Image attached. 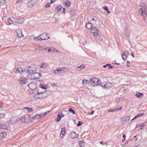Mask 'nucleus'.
<instances>
[{
	"label": "nucleus",
	"mask_w": 147,
	"mask_h": 147,
	"mask_svg": "<svg viewBox=\"0 0 147 147\" xmlns=\"http://www.w3.org/2000/svg\"><path fill=\"white\" fill-rule=\"evenodd\" d=\"M20 118L21 121L24 123H28L30 122L32 120L30 116L28 114H26L24 116Z\"/></svg>",
	"instance_id": "f257e3e1"
},
{
	"label": "nucleus",
	"mask_w": 147,
	"mask_h": 147,
	"mask_svg": "<svg viewBox=\"0 0 147 147\" xmlns=\"http://www.w3.org/2000/svg\"><path fill=\"white\" fill-rule=\"evenodd\" d=\"M90 82L93 86H96L99 85L100 83V81L96 78H92L90 80Z\"/></svg>",
	"instance_id": "f03ea898"
},
{
	"label": "nucleus",
	"mask_w": 147,
	"mask_h": 147,
	"mask_svg": "<svg viewBox=\"0 0 147 147\" xmlns=\"http://www.w3.org/2000/svg\"><path fill=\"white\" fill-rule=\"evenodd\" d=\"M30 76V79L32 80H37L40 77V74L36 71L32 73Z\"/></svg>",
	"instance_id": "7ed1b4c3"
},
{
	"label": "nucleus",
	"mask_w": 147,
	"mask_h": 147,
	"mask_svg": "<svg viewBox=\"0 0 147 147\" xmlns=\"http://www.w3.org/2000/svg\"><path fill=\"white\" fill-rule=\"evenodd\" d=\"M24 71L29 74V76L36 71V68L34 67H29L25 69Z\"/></svg>",
	"instance_id": "20e7f679"
},
{
	"label": "nucleus",
	"mask_w": 147,
	"mask_h": 147,
	"mask_svg": "<svg viewBox=\"0 0 147 147\" xmlns=\"http://www.w3.org/2000/svg\"><path fill=\"white\" fill-rule=\"evenodd\" d=\"M139 14L140 15L144 17V18H143V20H145L146 16H147V9H139Z\"/></svg>",
	"instance_id": "39448f33"
},
{
	"label": "nucleus",
	"mask_w": 147,
	"mask_h": 147,
	"mask_svg": "<svg viewBox=\"0 0 147 147\" xmlns=\"http://www.w3.org/2000/svg\"><path fill=\"white\" fill-rule=\"evenodd\" d=\"M78 137V135L76 134L74 131L70 132L69 133L68 138L70 139H73L75 138H77Z\"/></svg>",
	"instance_id": "423d86ee"
},
{
	"label": "nucleus",
	"mask_w": 147,
	"mask_h": 147,
	"mask_svg": "<svg viewBox=\"0 0 147 147\" xmlns=\"http://www.w3.org/2000/svg\"><path fill=\"white\" fill-rule=\"evenodd\" d=\"M91 33L95 36H98V30L95 27H93L91 30Z\"/></svg>",
	"instance_id": "0eeeda50"
},
{
	"label": "nucleus",
	"mask_w": 147,
	"mask_h": 147,
	"mask_svg": "<svg viewBox=\"0 0 147 147\" xmlns=\"http://www.w3.org/2000/svg\"><path fill=\"white\" fill-rule=\"evenodd\" d=\"M43 93H44V92H38L37 94H35L34 95V98L38 99L39 98H43L44 97L42 96V94Z\"/></svg>",
	"instance_id": "6e6552de"
},
{
	"label": "nucleus",
	"mask_w": 147,
	"mask_h": 147,
	"mask_svg": "<svg viewBox=\"0 0 147 147\" xmlns=\"http://www.w3.org/2000/svg\"><path fill=\"white\" fill-rule=\"evenodd\" d=\"M40 36H42L43 40H47L49 39L50 37L49 34L46 33L42 34L40 35Z\"/></svg>",
	"instance_id": "1a4fd4ad"
},
{
	"label": "nucleus",
	"mask_w": 147,
	"mask_h": 147,
	"mask_svg": "<svg viewBox=\"0 0 147 147\" xmlns=\"http://www.w3.org/2000/svg\"><path fill=\"white\" fill-rule=\"evenodd\" d=\"M27 78L23 77H21L19 80V82L20 84H24L27 81Z\"/></svg>",
	"instance_id": "9d476101"
},
{
	"label": "nucleus",
	"mask_w": 147,
	"mask_h": 147,
	"mask_svg": "<svg viewBox=\"0 0 147 147\" xmlns=\"http://www.w3.org/2000/svg\"><path fill=\"white\" fill-rule=\"evenodd\" d=\"M20 120V118H17L16 117H13L10 118V121L11 122V123H16L18 121Z\"/></svg>",
	"instance_id": "9b49d317"
},
{
	"label": "nucleus",
	"mask_w": 147,
	"mask_h": 147,
	"mask_svg": "<svg viewBox=\"0 0 147 147\" xmlns=\"http://www.w3.org/2000/svg\"><path fill=\"white\" fill-rule=\"evenodd\" d=\"M29 88L31 90H35L36 88V84L34 82L31 83L28 85Z\"/></svg>",
	"instance_id": "f8f14e48"
},
{
	"label": "nucleus",
	"mask_w": 147,
	"mask_h": 147,
	"mask_svg": "<svg viewBox=\"0 0 147 147\" xmlns=\"http://www.w3.org/2000/svg\"><path fill=\"white\" fill-rule=\"evenodd\" d=\"M128 55V51H125L122 54L121 56L123 59L124 61H125Z\"/></svg>",
	"instance_id": "ddd939ff"
},
{
	"label": "nucleus",
	"mask_w": 147,
	"mask_h": 147,
	"mask_svg": "<svg viewBox=\"0 0 147 147\" xmlns=\"http://www.w3.org/2000/svg\"><path fill=\"white\" fill-rule=\"evenodd\" d=\"M15 70L16 73H17L18 72L20 73H22L24 71L23 69L21 67L16 68Z\"/></svg>",
	"instance_id": "4468645a"
},
{
	"label": "nucleus",
	"mask_w": 147,
	"mask_h": 147,
	"mask_svg": "<svg viewBox=\"0 0 147 147\" xmlns=\"http://www.w3.org/2000/svg\"><path fill=\"white\" fill-rule=\"evenodd\" d=\"M17 35L18 37H22L23 36V35L22 33L21 30L18 29L17 30Z\"/></svg>",
	"instance_id": "2eb2a0df"
},
{
	"label": "nucleus",
	"mask_w": 147,
	"mask_h": 147,
	"mask_svg": "<svg viewBox=\"0 0 147 147\" xmlns=\"http://www.w3.org/2000/svg\"><path fill=\"white\" fill-rule=\"evenodd\" d=\"M112 87V84L109 82L107 83L104 85V87L106 88H111Z\"/></svg>",
	"instance_id": "dca6fc26"
},
{
	"label": "nucleus",
	"mask_w": 147,
	"mask_h": 147,
	"mask_svg": "<svg viewBox=\"0 0 147 147\" xmlns=\"http://www.w3.org/2000/svg\"><path fill=\"white\" fill-rule=\"evenodd\" d=\"M62 70H63V68H61L60 67H59L54 70L53 72L55 74L59 73Z\"/></svg>",
	"instance_id": "f3484780"
},
{
	"label": "nucleus",
	"mask_w": 147,
	"mask_h": 147,
	"mask_svg": "<svg viewBox=\"0 0 147 147\" xmlns=\"http://www.w3.org/2000/svg\"><path fill=\"white\" fill-rule=\"evenodd\" d=\"M92 24L90 22H88L86 24V26L87 28L89 29H90L91 28L92 29Z\"/></svg>",
	"instance_id": "a211bd4d"
},
{
	"label": "nucleus",
	"mask_w": 147,
	"mask_h": 147,
	"mask_svg": "<svg viewBox=\"0 0 147 147\" xmlns=\"http://www.w3.org/2000/svg\"><path fill=\"white\" fill-rule=\"evenodd\" d=\"M6 134L5 132H2L0 133V141L3 139L6 136Z\"/></svg>",
	"instance_id": "6ab92c4d"
},
{
	"label": "nucleus",
	"mask_w": 147,
	"mask_h": 147,
	"mask_svg": "<svg viewBox=\"0 0 147 147\" xmlns=\"http://www.w3.org/2000/svg\"><path fill=\"white\" fill-rule=\"evenodd\" d=\"M24 22V19L23 18H19L18 19L17 23L18 24H22Z\"/></svg>",
	"instance_id": "aec40b11"
},
{
	"label": "nucleus",
	"mask_w": 147,
	"mask_h": 147,
	"mask_svg": "<svg viewBox=\"0 0 147 147\" xmlns=\"http://www.w3.org/2000/svg\"><path fill=\"white\" fill-rule=\"evenodd\" d=\"M84 142L83 140L79 141L78 142V143L80 147H84Z\"/></svg>",
	"instance_id": "412c9836"
},
{
	"label": "nucleus",
	"mask_w": 147,
	"mask_h": 147,
	"mask_svg": "<svg viewBox=\"0 0 147 147\" xmlns=\"http://www.w3.org/2000/svg\"><path fill=\"white\" fill-rule=\"evenodd\" d=\"M65 127H63V128H62L61 129V132L60 134V135L61 134H62L63 136L61 137L62 138L63 137V136L65 134Z\"/></svg>",
	"instance_id": "4be33fe9"
},
{
	"label": "nucleus",
	"mask_w": 147,
	"mask_h": 147,
	"mask_svg": "<svg viewBox=\"0 0 147 147\" xmlns=\"http://www.w3.org/2000/svg\"><path fill=\"white\" fill-rule=\"evenodd\" d=\"M144 113H142L141 114H139L136 115V116H135V117L133 119H132V120H134L135 119H136L137 118L139 117H141V116H142L143 115H144Z\"/></svg>",
	"instance_id": "5701e85b"
},
{
	"label": "nucleus",
	"mask_w": 147,
	"mask_h": 147,
	"mask_svg": "<svg viewBox=\"0 0 147 147\" xmlns=\"http://www.w3.org/2000/svg\"><path fill=\"white\" fill-rule=\"evenodd\" d=\"M141 6L142 8H140V9H147V6L145 5V4L144 3H141Z\"/></svg>",
	"instance_id": "b1692460"
},
{
	"label": "nucleus",
	"mask_w": 147,
	"mask_h": 147,
	"mask_svg": "<svg viewBox=\"0 0 147 147\" xmlns=\"http://www.w3.org/2000/svg\"><path fill=\"white\" fill-rule=\"evenodd\" d=\"M146 123V122L145 123H143L138 124L136 125V128H137V127H144L145 125V124Z\"/></svg>",
	"instance_id": "393cba45"
},
{
	"label": "nucleus",
	"mask_w": 147,
	"mask_h": 147,
	"mask_svg": "<svg viewBox=\"0 0 147 147\" xmlns=\"http://www.w3.org/2000/svg\"><path fill=\"white\" fill-rule=\"evenodd\" d=\"M136 96L139 98H141L143 96V94L142 93L140 92H138L136 93L135 95Z\"/></svg>",
	"instance_id": "a878e982"
},
{
	"label": "nucleus",
	"mask_w": 147,
	"mask_h": 147,
	"mask_svg": "<svg viewBox=\"0 0 147 147\" xmlns=\"http://www.w3.org/2000/svg\"><path fill=\"white\" fill-rule=\"evenodd\" d=\"M84 67V66L83 65H81L79 67H78L77 68V69L78 71H80L81 69H83Z\"/></svg>",
	"instance_id": "bb28decb"
},
{
	"label": "nucleus",
	"mask_w": 147,
	"mask_h": 147,
	"mask_svg": "<svg viewBox=\"0 0 147 147\" xmlns=\"http://www.w3.org/2000/svg\"><path fill=\"white\" fill-rule=\"evenodd\" d=\"M24 109H26L29 112H30V113H31L32 111H32L33 108H30L29 107H25L24 108Z\"/></svg>",
	"instance_id": "cd10ccee"
},
{
	"label": "nucleus",
	"mask_w": 147,
	"mask_h": 147,
	"mask_svg": "<svg viewBox=\"0 0 147 147\" xmlns=\"http://www.w3.org/2000/svg\"><path fill=\"white\" fill-rule=\"evenodd\" d=\"M7 128V127L5 125L0 123V129H6Z\"/></svg>",
	"instance_id": "c85d7f7f"
},
{
	"label": "nucleus",
	"mask_w": 147,
	"mask_h": 147,
	"mask_svg": "<svg viewBox=\"0 0 147 147\" xmlns=\"http://www.w3.org/2000/svg\"><path fill=\"white\" fill-rule=\"evenodd\" d=\"M5 4V0H0V6L4 5Z\"/></svg>",
	"instance_id": "c756f323"
},
{
	"label": "nucleus",
	"mask_w": 147,
	"mask_h": 147,
	"mask_svg": "<svg viewBox=\"0 0 147 147\" xmlns=\"http://www.w3.org/2000/svg\"><path fill=\"white\" fill-rule=\"evenodd\" d=\"M34 5L32 3L31 1L28 2L27 4V6L29 7H32Z\"/></svg>",
	"instance_id": "7c9ffc66"
},
{
	"label": "nucleus",
	"mask_w": 147,
	"mask_h": 147,
	"mask_svg": "<svg viewBox=\"0 0 147 147\" xmlns=\"http://www.w3.org/2000/svg\"><path fill=\"white\" fill-rule=\"evenodd\" d=\"M7 21L9 25H11L13 24V19H11V18H8L7 19Z\"/></svg>",
	"instance_id": "2f4dec72"
},
{
	"label": "nucleus",
	"mask_w": 147,
	"mask_h": 147,
	"mask_svg": "<svg viewBox=\"0 0 147 147\" xmlns=\"http://www.w3.org/2000/svg\"><path fill=\"white\" fill-rule=\"evenodd\" d=\"M108 67L109 68H112L113 67L111 66V64H107L106 65L103 66V67L104 68L106 67Z\"/></svg>",
	"instance_id": "473e14b6"
},
{
	"label": "nucleus",
	"mask_w": 147,
	"mask_h": 147,
	"mask_svg": "<svg viewBox=\"0 0 147 147\" xmlns=\"http://www.w3.org/2000/svg\"><path fill=\"white\" fill-rule=\"evenodd\" d=\"M35 39L37 40H43V39L42 38V36H40V35L36 37L35 38Z\"/></svg>",
	"instance_id": "72a5a7b5"
},
{
	"label": "nucleus",
	"mask_w": 147,
	"mask_h": 147,
	"mask_svg": "<svg viewBox=\"0 0 147 147\" xmlns=\"http://www.w3.org/2000/svg\"><path fill=\"white\" fill-rule=\"evenodd\" d=\"M47 66V64L46 63H43L41 64V67L42 68H45Z\"/></svg>",
	"instance_id": "f704fd0d"
},
{
	"label": "nucleus",
	"mask_w": 147,
	"mask_h": 147,
	"mask_svg": "<svg viewBox=\"0 0 147 147\" xmlns=\"http://www.w3.org/2000/svg\"><path fill=\"white\" fill-rule=\"evenodd\" d=\"M51 52H58V51L57 50L55 49V48L53 47H51Z\"/></svg>",
	"instance_id": "c9c22d12"
},
{
	"label": "nucleus",
	"mask_w": 147,
	"mask_h": 147,
	"mask_svg": "<svg viewBox=\"0 0 147 147\" xmlns=\"http://www.w3.org/2000/svg\"><path fill=\"white\" fill-rule=\"evenodd\" d=\"M37 49L40 50H43V48L40 45H38L37 46Z\"/></svg>",
	"instance_id": "e433bc0d"
},
{
	"label": "nucleus",
	"mask_w": 147,
	"mask_h": 147,
	"mask_svg": "<svg viewBox=\"0 0 147 147\" xmlns=\"http://www.w3.org/2000/svg\"><path fill=\"white\" fill-rule=\"evenodd\" d=\"M62 8V6L61 5H58L56 9L59 11H60Z\"/></svg>",
	"instance_id": "4c0bfd02"
},
{
	"label": "nucleus",
	"mask_w": 147,
	"mask_h": 147,
	"mask_svg": "<svg viewBox=\"0 0 147 147\" xmlns=\"http://www.w3.org/2000/svg\"><path fill=\"white\" fill-rule=\"evenodd\" d=\"M61 114H59L57 115V121L58 122L59 121L61 120Z\"/></svg>",
	"instance_id": "58836bf2"
},
{
	"label": "nucleus",
	"mask_w": 147,
	"mask_h": 147,
	"mask_svg": "<svg viewBox=\"0 0 147 147\" xmlns=\"http://www.w3.org/2000/svg\"><path fill=\"white\" fill-rule=\"evenodd\" d=\"M88 81L87 80H83L82 81V83L83 85L84 86L86 84V83H87V82Z\"/></svg>",
	"instance_id": "ea45409f"
},
{
	"label": "nucleus",
	"mask_w": 147,
	"mask_h": 147,
	"mask_svg": "<svg viewBox=\"0 0 147 147\" xmlns=\"http://www.w3.org/2000/svg\"><path fill=\"white\" fill-rule=\"evenodd\" d=\"M40 88L45 90H46L47 89V87L46 86L44 87L43 85L42 84H40Z\"/></svg>",
	"instance_id": "a19ab883"
},
{
	"label": "nucleus",
	"mask_w": 147,
	"mask_h": 147,
	"mask_svg": "<svg viewBox=\"0 0 147 147\" xmlns=\"http://www.w3.org/2000/svg\"><path fill=\"white\" fill-rule=\"evenodd\" d=\"M69 111L71 113H72L73 114H75L74 111V110L72 109L71 108H70L69 109Z\"/></svg>",
	"instance_id": "79ce46f5"
},
{
	"label": "nucleus",
	"mask_w": 147,
	"mask_h": 147,
	"mask_svg": "<svg viewBox=\"0 0 147 147\" xmlns=\"http://www.w3.org/2000/svg\"><path fill=\"white\" fill-rule=\"evenodd\" d=\"M40 118V117L38 115H36V116H34L33 117V119H38Z\"/></svg>",
	"instance_id": "37998d69"
},
{
	"label": "nucleus",
	"mask_w": 147,
	"mask_h": 147,
	"mask_svg": "<svg viewBox=\"0 0 147 147\" xmlns=\"http://www.w3.org/2000/svg\"><path fill=\"white\" fill-rule=\"evenodd\" d=\"M70 13L72 16H74L75 14L74 10V9L71 10L70 11Z\"/></svg>",
	"instance_id": "c03bdc74"
},
{
	"label": "nucleus",
	"mask_w": 147,
	"mask_h": 147,
	"mask_svg": "<svg viewBox=\"0 0 147 147\" xmlns=\"http://www.w3.org/2000/svg\"><path fill=\"white\" fill-rule=\"evenodd\" d=\"M37 0H32L31 1L32 3L34 5L37 2Z\"/></svg>",
	"instance_id": "a18cd8bd"
},
{
	"label": "nucleus",
	"mask_w": 147,
	"mask_h": 147,
	"mask_svg": "<svg viewBox=\"0 0 147 147\" xmlns=\"http://www.w3.org/2000/svg\"><path fill=\"white\" fill-rule=\"evenodd\" d=\"M5 114L4 113L0 114V118H3L5 117Z\"/></svg>",
	"instance_id": "49530a36"
},
{
	"label": "nucleus",
	"mask_w": 147,
	"mask_h": 147,
	"mask_svg": "<svg viewBox=\"0 0 147 147\" xmlns=\"http://www.w3.org/2000/svg\"><path fill=\"white\" fill-rule=\"evenodd\" d=\"M115 111H116V110L115 109H109L108 110V112H115Z\"/></svg>",
	"instance_id": "de8ad7c7"
},
{
	"label": "nucleus",
	"mask_w": 147,
	"mask_h": 147,
	"mask_svg": "<svg viewBox=\"0 0 147 147\" xmlns=\"http://www.w3.org/2000/svg\"><path fill=\"white\" fill-rule=\"evenodd\" d=\"M83 122H81L80 121H79L78 122V123L77 125V126H80L82 125L83 124Z\"/></svg>",
	"instance_id": "09e8293b"
},
{
	"label": "nucleus",
	"mask_w": 147,
	"mask_h": 147,
	"mask_svg": "<svg viewBox=\"0 0 147 147\" xmlns=\"http://www.w3.org/2000/svg\"><path fill=\"white\" fill-rule=\"evenodd\" d=\"M13 22H14L17 23L18 19H17L16 18H12Z\"/></svg>",
	"instance_id": "8fccbe9b"
},
{
	"label": "nucleus",
	"mask_w": 147,
	"mask_h": 147,
	"mask_svg": "<svg viewBox=\"0 0 147 147\" xmlns=\"http://www.w3.org/2000/svg\"><path fill=\"white\" fill-rule=\"evenodd\" d=\"M130 119L129 117V116H127V117H125V120L126 121H128Z\"/></svg>",
	"instance_id": "3c124183"
},
{
	"label": "nucleus",
	"mask_w": 147,
	"mask_h": 147,
	"mask_svg": "<svg viewBox=\"0 0 147 147\" xmlns=\"http://www.w3.org/2000/svg\"><path fill=\"white\" fill-rule=\"evenodd\" d=\"M103 8L106 11H107L108 9V7L107 6H105V7H103Z\"/></svg>",
	"instance_id": "603ef678"
},
{
	"label": "nucleus",
	"mask_w": 147,
	"mask_h": 147,
	"mask_svg": "<svg viewBox=\"0 0 147 147\" xmlns=\"http://www.w3.org/2000/svg\"><path fill=\"white\" fill-rule=\"evenodd\" d=\"M68 3H69V4H68V3H67L66 2H65V5L67 7H69V5H70V3H69V2H68Z\"/></svg>",
	"instance_id": "864d4df0"
},
{
	"label": "nucleus",
	"mask_w": 147,
	"mask_h": 147,
	"mask_svg": "<svg viewBox=\"0 0 147 147\" xmlns=\"http://www.w3.org/2000/svg\"><path fill=\"white\" fill-rule=\"evenodd\" d=\"M94 111L92 110L91 111V112H89L88 113V115H92L93 114H94Z\"/></svg>",
	"instance_id": "5fc2aeb1"
},
{
	"label": "nucleus",
	"mask_w": 147,
	"mask_h": 147,
	"mask_svg": "<svg viewBox=\"0 0 147 147\" xmlns=\"http://www.w3.org/2000/svg\"><path fill=\"white\" fill-rule=\"evenodd\" d=\"M60 68H63V70H64L65 69H66V71H68V69L67 68H66L64 67H60Z\"/></svg>",
	"instance_id": "6e6d98bb"
},
{
	"label": "nucleus",
	"mask_w": 147,
	"mask_h": 147,
	"mask_svg": "<svg viewBox=\"0 0 147 147\" xmlns=\"http://www.w3.org/2000/svg\"><path fill=\"white\" fill-rule=\"evenodd\" d=\"M122 107L121 106L119 108L115 110H116V111H119L121 109H122Z\"/></svg>",
	"instance_id": "4d7b16f0"
},
{
	"label": "nucleus",
	"mask_w": 147,
	"mask_h": 147,
	"mask_svg": "<svg viewBox=\"0 0 147 147\" xmlns=\"http://www.w3.org/2000/svg\"><path fill=\"white\" fill-rule=\"evenodd\" d=\"M50 4L49 3H47V5H45V7H49L50 6Z\"/></svg>",
	"instance_id": "13d9d810"
},
{
	"label": "nucleus",
	"mask_w": 147,
	"mask_h": 147,
	"mask_svg": "<svg viewBox=\"0 0 147 147\" xmlns=\"http://www.w3.org/2000/svg\"><path fill=\"white\" fill-rule=\"evenodd\" d=\"M56 0H51L50 3H52L53 2H54V1H55Z\"/></svg>",
	"instance_id": "bf43d9fd"
},
{
	"label": "nucleus",
	"mask_w": 147,
	"mask_h": 147,
	"mask_svg": "<svg viewBox=\"0 0 147 147\" xmlns=\"http://www.w3.org/2000/svg\"><path fill=\"white\" fill-rule=\"evenodd\" d=\"M100 144H101L102 145L105 144H106V143H103V142H100Z\"/></svg>",
	"instance_id": "052dcab7"
},
{
	"label": "nucleus",
	"mask_w": 147,
	"mask_h": 147,
	"mask_svg": "<svg viewBox=\"0 0 147 147\" xmlns=\"http://www.w3.org/2000/svg\"><path fill=\"white\" fill-rule=\"evenodd\" d=\"M92 22H96V20H95L93 18H92Z\"/></svg>",
	"instance_id": "680f3d73"
},
{
	"label": "nucleus",
	"mask_w": 147,
	"mask_h": 147,
	"mask_svg": "<svg viewBox=\"0 0 147 147\" xmlns=\"http://www.w3.org/2000/svg\"><path fill=\"white\" fill-rule=\"evenodd\" d=\"M39 115V117H40V118L41 117H43L44 116V115L43 114H40V115Z\"/></svg>",
	"instance_id": "e2e57ef3"
},
{
	"label": "nucleus",
	"mask_w": 147,
	"mask_h": 147,
	"mask_svg": "<svg viewBox=\"0 0 147 147\" xmlns=\"http://www.w3.org/2000/svg\"><path fill=\"white\" fill-rule=\"evenodd\" d=\"M63 13H65V8H63Z\"/></svg>",
	"instance_id": "0e129e2a"
},
{
	"label": "nucleus",
	"mask_w": 147,
	"mask_h": 147,
	"mask_svg": "<svg viewBox=\"0 0 147 147\" xmlns=\"http://www.w3.org/2000/svg\"><path fill=\"white\" fill-rule=\"evenodd\" d=\"M56 85V84H54L53 83L52 84H51V85L52 86H54Z\"/></svg>",
	"instance_id": "69168bd1"
},
{
	"label": "nucleus",
	"mask_w": 147,
	"mask_h": 147,
	"mask_svg": "<svg viewBox=\"0 0 147 147\" xmlns=\"http://www.w3.org/2000/svg\"><path fill=\"white\" fill-rule=\"evenodd\" d=\"M21 0H18L17 1L16 3H19L20 2Z\"/></svg>",
	"instance_id": "338daca9"
},
{
	"label": "nucleus",
	"mask_w": 147,
	"mask_h": 147,
	"mask_svg": "<svg viewBox=\"0 0 147 147\" xmlns=\"http://www.w3.org/2000/svg\"><path fill=\"white\" fill-rule=\"evenodd\" d=\"M47 112H45L44 113V114H43L44 116L46 115H47Z\"/></svg>",
	"instance_id": "774afa93"
}]
</instances>
